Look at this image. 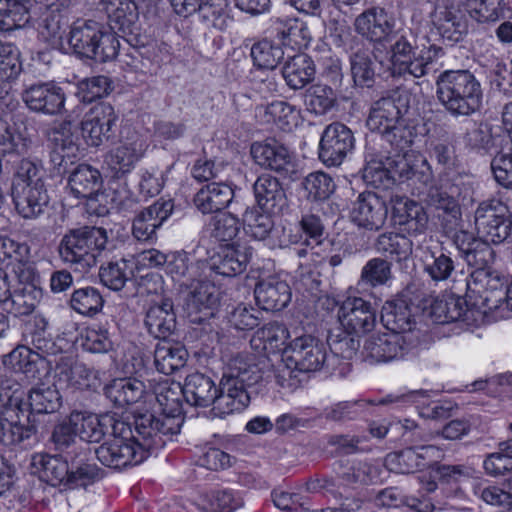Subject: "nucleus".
I'll return each instance as SVG.
<instances>
[{"label": "nucleus", "instance_id": "nucleus-35", "mask_svg": "<svg viewBox=\"0 0 512 512\" xmlns=\"http://www.w3.org/2000/svg\"><path fill=\"white\" fill-rule=\"evenodd\" d=\"M101 185V173L88 164L78 165L68 178L69 191L76 198H92L100 190Z\"/></svg>", "mask_w": 512, "mask_h": 512}, {"label": "nucleus", "instance_id": "nucleus-54", "mask_svg": "<svg viewBox=\"0 0 512 512\" xmlns=\"http://www.w3.org/2000/svg\"><path fill=\"white\" fill-rule=\"evenodd\" d=\"M40 356L29 347L18 346L4 359V364L15 372L25 374L29 378H36L39 373Z\"/></svg>", "mask_w": 512, "mask_h": 512}, {"label": "nucleus", "instance_id": "nucleus-15", "mask_svg": "<svg viewBox=\"0 0 512 512\" xmlns=\"http://www.w3.org/2000/svg\"><path fill=\"white\" fill-rule=\"evenodd\" d=\"M251 154L258 165L273 170L284 178H297L296 167L288 149L275 139L254 143Z\"/></svg>", "mask_w": 512, "mask_h": 512}, {"label": "nucleus", "instance_id": "nucleus-34", "mask_svg": "<svg viewBox=\"0 0 512 512\" xmlns=\"http://www.w3.org/2000/svg\"><path fill=\"white\" fill-rule=\"evenodd\" d=\"M184 398L192 406L207 407L214 406L218 389L214 381L202 374L193 373L186 377L184 385Z\"/></svg>", "mask_w": 512, "mask_h": 512}, {"label": "nucleus", "instance_id": "nucleus-14", "mask_svg": "<svg viewBox=\"0 0 512 512\" xmlns=\"http://www.w3.org/2000/svg\"><path fill=\"white\" fill-rule=\"evenodd\" d=\"M111 30L121 34L130 44L140 33L139 12L133 0H102Z\"/></svg>", "mask_w": 512, "mask_h": 512}, {"label": "nucleus", "instance_id": "nucleus-8", "mask_svg": "<svg viewBox=\"0 0 512 512\" xmlns=\"http://www.w3.org/2000/svg\"><path fill=\"white\" fill-rule=\"evenodd\" d=\"M326 359L323 344L314 337L304 335L295 338L288 344L281 363L277 366L276 378L282 387H289L295 371L313 372L322 367Z\"/></svg>", "mask_w": 512, "mask_h": 512}, {"label": "nucleus", "instance_id": "nucleus-37", "mask_svg": "<svg viewBox=\"0 0 512 512\" xmlns=\"http://www.w3.org/2000/svg\"><path fill=\"white\" fill-rule=\"evenodd\" d=\"M101 24L92 20H78L71 26L68 44L78 55L90 59Z\"/></svg>", "mask_w": 512, "mask_h": 512}, {"label": "nucleus", "instance_id": "nucleus-51", "mask_svg": "<svg viewBox=\"0 0 512 512\" xmlns=\"http://www.w3.org/2000/svg\"><path fill=\"white\" fill-rule=\"evenodd\" d=\"M196 12L202 22L220 31L226 30L233 21L228 0H199Z\"/></svg>", "mask_w": 512, "mask_h": 512}, {"label": "nucleus", "instance_id": "nucleus-46", "mask_svg": "<svg viewBox=\"0 0 512 512\" xmlns=\"http://www.w3.org/2000/svg\"><path fill=\"white\" fill-rule=\"evenodd\" d=\"M434 25L445 40L458 42L467 31L464 14L457 8L444 7L435 14Z\"/></svg>", "mask_w": 512, "mask_h": 512}, {"label": "nucleus", "instance_id": "nucleus-29", "mask_svg": "<svg viewBox=\"0 0 512 512\" xmlns=\"http://www.w3.org/2000/svg\"><path fill=\"white\" fill-rule=\"evenodd\" d=\"M259 207L266 213H279L286 206V195L279 180L270 174L260 175L253 185Z\"/></svg>", "mask_w": 512, "mask_h": 512}, {"label": "nucleus", "instance_id": "nucleus-13", "mask_svg": "<svg viewBox=\"0 0 512 512\" xmlns=\"http://www.w3.org/2000/svg\"><path fill=\"white\" fill-rule=\"evenodd\" d=\"M118 114L107 102L93 105L81 122L82 135L91 146L98 147L112 136Z\"/></svg>", "mask_w": 512, "mask_h": 512}, {"label": "nucleus", "instance_id": "nucleus-61", "mask_svg": "<svg viewBox=\"0 0 512 512\" xmlns=\"http://www.w3.org/2000/svg\"><path fill=\"white\" fill-rule=\"evenodd\" d=\"M372 467L362 461H340L335 468L336 475L345 486L365 485L371 481Z\"/></svg>", "mask_w": 512, "mask_h": 512}, {"label": "nucleus", "instance_id": "nucleus-16", "mask_svg": "<svg viewBox=\"0 0 512 512\" xmlns=\"http://www.w3.org/2000/svg\"><path fill=\"white\" fill-rule=\"evenodd\" d=\"M386 202L376 193L365 191L352 204L350 218L359 228L379 231L387 220Z\"/></svg>", "mask_w": 512, "mask_h": 512}, {"label": "nucleus", "instance_id": "nucleus-33", "mask_svg": "<svg viewBox=\"0 0 512 512\" xmlns=\"http://www.w3.org/2000/svg\"><path fill=\"white\" fill-rule=\"evenodd\" d=\"M33 473L50 483L52 486L65 484L68 486L69 466L67 460L57 455L37 453L32 456Z\"/></svg>", "mask_w": 512, "mask_h": 512}, {"label": "nucleus", "instance_id": "nucleus-62", "mask_svg": "<svg viewBox=\"0 0 512 512\" xmlns=\"http://www.w3.org/2000/svg\"><path fill=\"white\" fill-rule=\"evenodd\" d=\"M68 27V20L58 13H46L41 27L42 38L54 49H64V35Z\"/></svg>", "mask_w": 512, "mask_h": 512}, {"label": "nucleus", "instance_id": "nucleus-57", "mask_svg": "<svg viewBox=\"0 0 512 512\" xmlns=\"http://www.w3.org/2000/svg\"><path fill=\"white\" fill-rule=\"evenodd\" d=\"M29 405L32 412L54 413L61 406V396L56 386L38 385L29 393Z\"/></svg>", "mask_w": 512, "mask_h": 512}, {"label": "nucleus", "instance_id": "nucleus-11", "mask_svg": "<svg viewBox=\"0 0 512 512\" xmlns=\"http://www.w3.org/2000/svg\"><path fill=\"white\" fill-rule=\"evenodd\" d=\"M354 135L341 122L329 124L323 131L319 143V159L329 167L339 166L353 150Z\"/></svg>", "mask_w": 512, "mask_h": 512}, {"label": "nucleus", "instance_id": "nucleus-7", "mask_svg": "<svg viewBox=\"0 0 512 512\" xmlns=\"http://www.w3.org/2000/svg\"><path fill=\"white\" fill-rule=\"evenodd\" d=\"M106 229L83 226L67 231L58 246L60 259L75 271L88 272L98 258L112 249Z\"/></svg>", "mask_w": 512, "mask_h": 512}, {"label": "nucleus", "instance_id": "nucleus-47", "mask_svg": "<svg viewBox=\"0 0 512 512\" xmlns=\"http://www.w3.org/2000/svg\"><path fill=\"white\" fill-rule=\"evenodd\" d=\"M87 367L71 356H61L56 362L55 379L60 388H82L87 386L89 376Z\"/></svg>", "mask_w": 512, "mask_h": 512}, {"label": "nucleus", "instance_id": "nucleus-45", "mask_svg": "<svg viewBox=\"0 0 512 512\" xmlns=\"http://www.w3.org/2000/svg\"><path fill=\"white\" fill-rule=\"evenodd\" d=\"M274 30L282 44L290 46L292 49L307 48L311 41L308 27L298 19H277L274 23Z\"/></svg>", "mask_w": 512, "mask_h": 512}, {"label": "nucleus", "instance_id": "nucleus-24", "mask_svg": "<svg viewBox=\"0 0 512 512\" xmlns=\"http://www.w3.org/2000/svg\"><path fill=\"white\" fill-rule=\"evenodd\" d=\"M354 28L362 37L381 42L392 33L394 21L384 8L371 7L355 18Z\"/></svg>", "mask_w": 512, "mask_h": 512}, {"label": "nucleus", "instance_id": "nucleus-40", "mask_svg": "<svg viewBox=\"0 0 512 512\" xmlns=\"http://www.w3.org/2000/svg\"><path fill=\"white\" fill-rule=\"evenodd\" d=\"M33 0H0V30L23 28L31 18Z\"/></svg>", "mask_w": 512, "mask_h": 512}, {"label": "nucleus", "instance_id": "nucleus-43", "mask_svg": "<svg viewBox=\"0 0 512 512\" xmlns=\"http://www.w3.org/2000/svg\"><path fill=\"white\" fill-rule=\"evenodd\" d=\"M428 150L439 165L451 167L455 162V147L451 133L442 125L434 126L426 141Z\"/></svg>", "mask_w": 512, "mask_h": 512}, {"label": "nucleus", "instance_id": "nucleus-44", "mask_svg": "<svg viewBox=\"0 0 512 512\" xmlns=\"http://www.w3.org/2000/svg\"><path fill=\"white\" fill-rule=\"evenodd\" d=\"M89 451L85 447H79L71 457V469L69 471L68 486L70 488L86 487L101 478V470L92 463H88Z\"/></svg>", "mask_w": 512, "mask_h": 512}, {"label": "nucleus", "instance_id": "nucleus-9", "mask_svg": "<svg viewBox=\"0 0 512 512\" xmlns=\"http://www.w3.org/2000/svg\"><path fill=\"white\" fill-rule=\"evenodd\" d=\"M443 55L441 47L431 45L427 56L417 54L416 37L410 31L396 38L390 47V70L394 77L421 78L428 73L433 58Z\"/></svg>", "mask_w": 512, "mask_h": 512}, {"label": "nucleus", "instance_id": "nucleus-25", "mask_svg": "<svg viewBox=\"0 0 512 512\" xmlns=\"http://www.w3.org/2000/svg\"><path fill=\"white\" fill-rule=\"evenodd\" d=\"M254 294L257 304L265 311L284 309L292 296L288 283L278 276L261 279L255 286Z\"/></svg>", "mask_w": 512, "mask_h": 512}, {"label": "nucleus", "instance_id": "nucleus-55", "mask_svg": "<svg viewBox=\"0 0 512 512\" xmlns=\"http://www.w3.org/2000/svg\"><path fill=\"white\" fill-rule=\"evenodd\" d=\"M392 279V264L387 259L375 257L362 267L358 286L378 287Z\"/></svg>", "mask_w": 512, "mask_h": 512}, {"label": "nucleus", "instance_id": "nucleus-18", "mask_svg": "<svg viewBox=\"0 0 512 512\" xmlns=\"http://www.w3.org/2000/svg\"><path fill=\"white\" fill-rule=\"evenodd\" d=\"M392 219L402 232L409 236L424 234L428 225V216L424 207L408 197L393 195Z\"/></svg>", "mask_w": 512, "mask_h": 512}, {"label": "nucleus", "instance_id": "nucleus-49", "mask_svg": "<svg viewBox=\"0 0 512 512\" xmlns=\"http://www.w3.org/2000/svg\"><path fill=\"white\" fill-rule=\"evenodd\" d=\"M18 400L13 399L9 405L14 410L11 420L5 421L0 429V441L5 445H15L27 442L30 445L36 441V427L34 425H23L18 422L19 406Z\"/></svg>", "mask_w": 512, "mask_h": 512}, {"label": "nucleus", "instance_id": "nucleus-64", "mask_svg": "<svg viewBox=\"0 0 512 512\" xmlns=\"http://www.w3.org/2000/svg\"><path fill=\"white\" fill-rule=\"evenodd\" d=\"M337 97L334 90L322 84L311 86L305 94V103L309 111L324 115L336 104Z\"/></svg>", "mask_w": 512, "mask_h": 512}, {"label": "nucleus", "instance_id": "nucleus-63", "mask_svg": "<svg viewBox=\"0 0 512 512\" xmlns=\"http://www.w3.org/2000/svg\"><path fill=\"white\" fill-rule=\"evenodd\" d=\"M251 57L254 65L261 69L273 70L284 57V51L278 44L271 40L263 39L251 48Z\"/></svg>", "mask_w": 512, "mask_h": 512}, {"label": "nucleus", "instance_id": "nucleus-32", "mask_svg": "<svg viewBox=\"0 0 512 512\" xmlns=\"http://www.w3.org/2000/svg\"><path fill=\"white\" fill-rule=\"evenodd\" d=\"M454 243L467 264L477 269H486L485 267L493 259L490 242L480 236L475 238L473 235L461 231L455 235Z\"/></svg>", "mask_w": 512, "mask_h": 512}, {"label": "nucleus", "instance_id": "nucleus-42", "mask_svg": "<svg viewBox=\"0 0 512 512\" xmlns=\"http://www.w3.org/2000/svg\"><path fill=\"white\" fill-rule=\"evenodd\" d=\"M188 352L178 343L163 341L156 345L154 351V364L158 372L164 375L173 374L184 367Z\"/></svg>", "mask_w": 512, "mask_h": 512}, {"label": "nucleus", "instance_id": "nucleus-22", "mask_svg": "<svg viewBox=\"0 0 512 512\" xmlns=\"http://www.w3.org/2000/svg\"><path fill=\"white\" fill-rule=\"evenodd\" d=\"M405 337L397 333L373 334L363 345V355L371 362H388L405 354Z\"/></svg>", "mask_w": 512, "mask_h": 512}, {"label": "nucleus", "instance_id": "nucleus-20", "mask_svg": "<svg viewBox=\"0 0 512 512\" xmlns=\"http://www.w3.org/2000/svg\"><path fill=\"white\" fill-rule=\"evenodd\" d=\"M338 318L346 331L358 334L372 330L376 311L370 302L362 298H347L339 308Z\"/></svg>", "mask_w": 512, "mask_h": 512}, {"label": "nucleus", "instance_id": "nucleus-58", "mask_svg": "<svg viewBox=\"0 0 512 512\" xmlns=\"http://www.w3.org/2000/svg\"><path fill=\"white\" fill-rule=\"evenodd\" d=\"M42 165L30 159H22L16 166L11 189L45 185Z\"/></svg>", "mask_w": 512, "mask_h": 512}, {"label": "nucleus", "instance_id": "nucleus-38", "mask_svg": "<svg viewBox=\"0 0 512 512\" xmlns=\"http://www.w3.org/2000/svg\"><path fill=\"white\" fill-rule=\"evenodd\" d=\"M282 75L290 88L302 89L314 79L315 66L308 55L295 54L288 57L282 68Z\"/></svg>", "mask_w": 512, "mask_h": 512}, {"label": "nucleus", "instance_id": "nucleus-3", "mask_svg": "<svg viewBox=\"0 0 512 512\" xmlns=\"http://www.w3.org/2000/svg\"><path fill=\"white\" fill-rule=\"evenodd\" d=\"M135 425L133 433L131 426L120 420L109 432L110 438L94 450L97 459L106 467L122 469L142 463L150 452L160 449L164 442L159 438L140 433Z\"/></svg>", "mask_w": 512, "mask_h": 512}, {"label": "nucleus", "instance_id": "nucleus-27", "mask_svg": "<svg viewBox=\"0 0 512 512\" xmlns=\"http://www.w3.org/2000/svg\"><path fill=\"white\" fill-rule=\"evenodd\" d=\"M71 424L75 427L77 436L86 442H99L109 433L117 420L113 415H96L85 412H72Z\"/></svg>", "mask_w": 512, "mask_h": 512}, {"label": "nucleus", "instance_id": "nucleus-52", "mask_svg": "<svg viewBox=\"0 0 512 512\" xmlns=\"http://www.w3.org/2000/svg\"><path fill=\"white\" fill-rule=\"evenodd\" d=\"M460 194V188L455 184L447 182L440 186L431 185L427 191V201L435 209L456 218L460 214L458 203Z\"/></svg>", "mask_w": 512, "mask_h": 512}, {"label": "nucleus", "instance_id": "nucleus-50", "mask_svg": "<svg viewBox=\"0 0 512 512\" xmlns=\"http://www.w3.org/2000/svg\"><path fill=\"white\" fill-rule=\"evenodd\" d=\"M288 331L283 324L273 322L264 325L258 329L251 340V344L256 348H262L266 353H276L288 348L286 345Z\"/></svg>", "mask_w": 512, "mask_h": 512}, {"label": "nucleus", "instance_id": "nucleus-4", "mask_svg": "<svg viewBox=\"0 0 512 512\" xmlns=\"http://www.w3.org/2000/svg\"><path fill=\"white\" fill-rule=\"evenodd\" d=\"M409 95L394 92L371 105L366 121L371 131L379 132L395 149L411 148L417 136L415 126L409 124L404 115L409 109Z\"/></svg>", "mask_w": 512, "mask_h": 512}, {"label": "nucleus", "instance_id": "nucleus-23", "mask_svg": "<svg viewBox=\"0 0 512 512\" xmlns=\"http://www.w3.org/2000/svg\"><path fill=\"white\" fill-rule=\"evenodd\" d=\"M218 303L216 287L210 282L192 283L185 297V309L192 321L202 322L213 316V309Z\"/></svg>", "mask_w": 512, "mask_h": 512}, {"label": "nucleus", "instance_id": "nucleus-53", "mask_svg": "<svg viewBox=\"0 0 512 512\" xmlns=\"http://www.w3.org/2000/svg\"><path fill=\"white\" fill-rule=\"evenodd\" d=\"M466 313V301L452 294L436 299L431 305V316L439 324L462 320Z\"/></svg>", "mask_w": 512, "mask_h": 512}, {"label": "nucleus", "instance_id": "nucleus-30", "mask_svg": "<svg viewBox=\"0 0 512 512\" xmlns=\"http://www.w3.org/2000/svg\"><path fill=\"white\" fill-rule=\"evenodd\" d=\"M145 326L152 336L163 340L174 332L176 315L170 298H161V302L150 304L145 315Z\"/></svg>", "mask_w": 512, "mask_h": 512}, {"label": "nucleus", "instance_id": "nucleus-12", "mask_svg": "<svg viewBox=\"0 0 512 512\" xmlns=\"http://www.w3.org/2000/svg\"><path fill=\"white\" fill-rule=\"evenodd\" d=\"M22 100L35 113L56 116L65 108L66 94L63 88L53 81L39 82L23 91Z\"/></svg>", "mask_w": 512, "mask_h": 512}, {"label": "nucleus", "instance_id": "nucleus-6", "mask_svg": "<svg viewBox=\"0 0 512 512\" xmlns=\"http://www.w3.org/2000/svg\"><path fill=\"white\" fill-rule=\"evenodd\" d=\"M435 85L437 100L453 117L471 116L482 107L481 84L469 70H445Z\"/></svg>", "mask_w": 512, "mask_h": 512}, {"label": "nucleus", "instance_id": "nucleus-36", "mask_svg": "<svg viewBox=\"0 0 512 512\" xmlns=\"http://www.w3.org/2000/svg\"><path fill=\"white\" fill-rule=\"evenodd\" d=\"M51 140L54 148L51 153V161L60 167L73 162L79 154V146L75 141V137L70 129V123L63 122L55 127L51 132Z\"/></svg>", "mask_w": 512, "mask_h": 512}, {"label": "nucleus", "instance_id": "nucleus-19", "mask_svg": "<svg viewBox=\"0 0 512 512\" xmlns=\"http://www.w3.org/2000/svg\"><path fill=\"white\" fill-rule=\"evenodd\" d=\"M174 208L172 200L160 199L138 213L132 224V234L142 242H153L156 231L171 215Z\"/></svg>", "mask_w": 512, "mask_h": 512}, {"label": "nucleus", "instance_id": "nucleus-21", "mask_svg": "<svg viewBox=\"0 0 512 512\" xmlns=\"http://www.w3.org/2000/svg\"><path fill=\"white\" fill-rule=\"evenodd\" d=\"M468 289L479 294L483 305L488 309H497L505 299L503 278L495 271L476 269L468 281Z\"/></svg>", "mask_w": 512, "mask_h": 512}, {"label": "nucleus", "instance_id": "nucleus-28", "mask_svg": "<svg viewBox=\"0 0 512 512\" xmlns=\"http://www.w3.org/2000/svg\"><path fill=\"white\" fill-rule=\"evenodd\" d=\"M234 190L226 182H212L203 186L193 198V203L202 214L224 210L232 202Z\"/></svg>", "mask_w": 512, "mask_h": 512}, {"label": "nucleus", "instance_id": "nucleus-1", "mask_svg": "<svg viewBox=\"0 0 512 512\" xmlns=\"http://www.w3.org/2000/svg\"><path fill=\"white\" fill-rule=\"evenodd\" d=\"M265 366V360L258 361L253 354L233 355L217 387L218 392L211 409L213 416L223 418L243 411L250 403L247 389L264 379Z\"/></svg>", "mask_w": 512, "mask_h": 512}, {"label": "nucleus", "instance_id": "nucleus-10", "mask_svg": "<svg viewBox=\"0 0 512 512\" xmlns=\"http://www.w3.org/2000/svg\"><path fill=\"white\" fill-rule=\"evenodd\" d=\"M475 226L482 239L501 244L512 232L511 212L500 200L484 201L475 211Z\"/></svg>", "mask_w": 512, "mask_h": 512}, {"label": "nucleus", "instance_id": "nucleus-48", "mask_svg": "<svg viewBox=\"0 0 512 512\" xmlns=\"http://www.w3.org/2000/svg\"><path fill=\"white\" fill-rule=\"evenodd\" d=\"M374 247L378 253L397 262L407 260L413 251L412 241L403 233L395 232L380 234Z\"/></svg>", "mask_w": 512, "mask_h": 512}, {"label": "nucleus", "instance_id": "nucleus-39", "mask_svg": "<svg viewBox=\"0 0 512 512\" xmlns=\"http://www.w3.org/2000/svg\"><path fill=\"white\" fill-rule=\"evenodd\" d=\"M381 321L390 333L399 335L411 331L414 324L410 307L403 299L386 302L382 307Z\"/></svg>", "mask_w": 512, "mask_h": 512}, {"label": "nucleus", "instance_id": "nucleus-5", "mask_svg": "<svg viewBox=\"0 0 512 512\" xmlns=\"http://www.w3.org/2000/svg\"><path fill=\"white\" fill-rule=\"evenodd\" d=\"M155 399L160 407L159 417L151 413L139 415L135 418L136 427L140 433L153 438H159L164 442L172 440V437L180 433L184 422L182 398L183 386L178 382L164 379L153 388Z\"/></svg>", "mask_w": 512, "mask_h": 512}, {"label": "nucleus", "instance_id": "nucleus-59", "mask_svg": "<svg viewBox=\"0 0 512 512\" xmlns=\"http://www.w3.org/2000/svg\"><path fill=\"white\" fill-rule=\"evenodd\" d=\"M70 305L79 314L93 316L103 308L104 299L98 289L87 286L72 293Z\"/></svg>", "mask_w": 512, "mask_h": 512}, {"label": "nucleus", "instance_id": "nucleus-17", "mask_svg": "<svg viewBox=\"0 0 512 512\" xmlns=\"http://www.w3.org/2000/svg\"><path fill=\"white\" fill-rule=\"evenodd\" d=\"M252 248L245 243L221 246L208 260L209 269L223 277H235L243 273L252 257Z\"/></svg>", "mask_w": 512, "mask_h": 512}, {"label": "nucleus", "instance_id": "nucleus-41", "mask_svg": "<svg viewBox=\"0 0 512 512\" xmlns=\"http://www.w3.org/2000/svg\"><path fill=\"white\" fill-rule=\"evenodd\" d=\"M144 393V383L135 378L116 379L105 388L106 397L118 407L138 402Z\"/></svg>", "mask_w": 512, "mask_h": 512}, {"label": "nucleus", "instance_id": "nucleus-56", "mask_svg": "<svg viewBox=\"0 0 512 512\" xmlns=\"http://www.w3.org/2000/svg\"><path fill=\"white\" fill-rule=\"evenodd\" d=\"M39 291L34 286H22L10 290V296L3 303L5 310L15 316H25L31 314L37 305Z\"/></svg>", "mask_w": 512, "mask_h": 512}, {"label": "nucleus", "instance_id": "nucleus-60", "mask_svg": "<svg viewBox=\"0 0 512 512\" xmlns=\"http://www.w3.org/2000/svg\"><path fill=\"white\" fill-rule=\"evenodd\" d=\"M350 69L356 85L362 87L372 86L375 70L368 49L361 47L351 53Z\"/></svg>", "mask_w": 512, "mask_h": 512}, {"label": "nucleus", "instance_id": "nucleus-2", "mask_svg": "<svg viewBox=\"0 0 512 512\" xmlns=\"http://www.w3.org/2000/svg\"><path fill=\"white\" fill-rule=\"evenodd\" d=\"M397 152L383 159L374 154L366 155L363 179L375 188H387L396 181L413 180L428 186L432 183L433 172L427 159L410 148L395 149Z\"/></svg>", "mask_w": 512, "mask_h": 512}, {"label": "nucleus", "instance_id": "nucleus-31", "mask_svg": "<svg viewBox=\"0 0 512 512\" xmlns=\"http://www.w3.org/2000/svg\"><path fill=\"white\" fill-rule=\"evenodd\" d=\"M11 195L17 212L25 219L37 218L49 204L45 185L11 189Z\"/></svg>", "mask_w": 512, "mask_h": 512}, {"label": "nucleus", "instance_id": "nucleus-26", "mask_svg": "<svg viewBox=\"0 0 512 512\" xmlns=\"http://www.w3.org/2000/svg\"><path fill=\"white\" fill-rule=\"evenodd\" d=\"M146 148L145 141L133 133L108 153L106 163L116 175L126 174L134 168Z\"/></svg>", "mask_w": 512, "mask_h": 512}]
</instances>
